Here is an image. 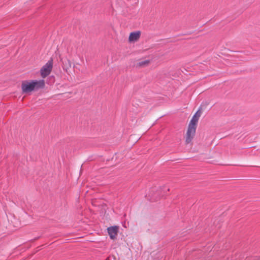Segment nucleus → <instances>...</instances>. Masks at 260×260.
Listing matches in <instances>:
<instances>
[{"instance_id": "20e7f679", "label": "nucleus", "mask_w": 260, "mask_h": 260, "mask_svg": "<svg viewBox=\"0 0 260 260\" xmlns=\"http://www.w3.org/2000/svg\"><path fill=\"white\" fill-rule=\"evenodd\" d=\"M108 234L111 239H114L118 232V226L115 225L107 229Z\"/></svg>"}, {"instance_id": "423d86ee", "label": "nucleus", "mask_w": 260, "mask_h": 260, "mask_svg": "<svg viewBox=\"0 0 260 260\" xmlns=\"http://www.w3.org/2000/svg\"><path fill=\"white\" fill-rule=\"evenodd\" d=\"M141 36L140 31H134L130 33L128 40L130 42H136L139 40Z\"/></svg>"}, {"instance_id": "39448f33", "label": "nucleus", "mask_w": 260, "mask_h": 260, "mask_svg": "<svg viewBox=\"0 0 260 260\" xmlns=\"http://www.w3.org/2000/svg\"><path fill=\"white\" fill-rule=\"evenodd\" d=\"M200 115L201 113L199 112V110H198L192 116L188 125L197 128V122L199 120Z\"/></svg>"}, {"instance_id": "7ed1b4c3", "label": "nucleus", "mask_w": 260, "mask_h": 260, "mask_svg": "<svg viewBox=\"0 0 260 260\" xmlns=\"http://www.w3.org/2000/svg\"><path fill=\"white\" fill-rule=\"evenodd\" d=\"M196 131V127L188 125L185 139L186 144H189L191 142L195 135Z\"/></svg>"}, {"instance_id": "f257e3e1", "label": "nucleus", "mask_w": 260, "mask_h": 260, "mask_svg": "<svg viewBox=\"0 0 260 260\" xmlns=\"http://www.w3.org/2000/svg\"><path fill=\"white\" fill-rule=\"evenodd\" d=\"M45 85L44 80H25L23 81L21 84L22 91L23 93H27L34 90L44 88Z\"/></svg>"}, {"instance_id": "0eeeda50", "label": "nucleus", "mask_w": 260, "mask_h": 260, "mask_svg": "<svg viewBox=\"0 0 260 260\" xmlns=\"http://www.w3.org/2000/svg\"><path fill=\"white\" fill-rule=\"evenodd\" d=\"M150 60L149 59L142 60V61L139 62L137 63V66L138 67H146V66H148V64L150 63Z\"/></svg>"}, {"instance_id": "6e6552de", "label": "nucleus", "mask_w": 260, "mask_h": 260, "mask_svg": "<svg viewBox=\"0 0 260 260\" xmlns=\"http://www.w3.org/2000/svg\"><path fill=\"white\" fill-rule=\"evenodd\" d=\"M160 199V197H155L153 196L152 195V197H151V200H152V201H157V200H158V199Z\"/></svg>"}, {"instance_id": "f03ea898", "label": "nucleus", "mask_w": 260, "mask_h": 260, "mask_svg": "<svg viewBox=\"0 0 260 260\" xmlns=\"http://www.w3.org/2000/svg\"><path fill=\"white\" fill-rule=\"evenodd\" d=\"M53 68V60H49L45 64H44L40 70L41 76L44 78L48 76Z\"/></svg>"}]
</instances>
